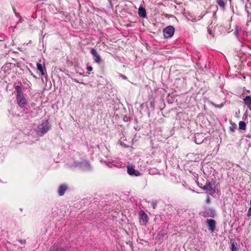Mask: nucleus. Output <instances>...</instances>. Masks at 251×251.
<instances>
[{
	"label": "nucleus",
	"instance_id": "nucleus-16",
	"mask_svg": "<svg viewBox=\"0 0 251 251\" xmlns=\"http://www.w3.org/2000/svg\"><path fill=\"white\" fill-rule=\"evenodd\" d=\"M217 3L223 9L225 7V3L223 0H216Z\"/></svg>",
	"mask_w": 251,
	"mask_h": 251
},
{
	"label": "nucleus",
	"instance_id": "nucleus-10",
	"mask_svg": "<svg viewBox=\"0 0 251 251\" xmlns=\"http://www.w3.org/2000/svg\"><path fill=\"white\" fill-rule=\"evenodd\" d=\"M67 189V186L65 184L61 185L58 188V194L60 196H63Z\"/></svg>",
	"mask_w": 251,
	"mask_h": 251
},
{
	"label": "nucleus",
	"instance_id": "nucleus-18",
	"mask_svg": "<svg viewBox=\"0 0 251 251\" xmlns=\"http://www.w3.org/2000/svg\"><path fill=\"white\" fill-rule=\"evenodd\" d=\"M231 250L232 251H238V248L236 246V243L234 242H232L231 245Z\"/></svg>",
	"mask_w": 251,
	"mask_h": 251
},
{
	"label": "nucleus",
	"instance_id": "nucleus-31",
	"mask_svg": "<svg viewBox=\"0 0 251 251\" xmlns=\"http://www.w3.org/2000/svg\"><path fill=\"white\" fill-rule=\"evenodd\" d=\"M250 204H251V201H250Z\"/></svg>",
	"mask_w": 251,
	"mask_h": 251
},
{
	"label": "nucleus",
	"instance_id": "nucleus-28",
	"mask_svg": "<svg viewBox=\"0 0 251 251\" xmlns=\"http://www.w3.org/2000/svg\"><path fill=\"white\" fill-rule=\"evenodd\" d=\"M196 143L197 144H199L201 143V142H198L196 140Z\"/></svg>",
	"mask_w": 251,
	"mask_h": 251
},
{
	"label": "nucleus",
	"instance_id": "nucleus-21",
	"mask_svg": "<svg viewBox=\"0 0 251 251\" xmlns=\"http://www.w3.org/2000/svg\"><path fill=\"white\" fill-rule=\"evenodd\" d=\"M51 251H62V249L53 248Z\"/></svg>",
	"mask_w": 251,
	"mask_h": 251
},
{
	"label": "nucleus",
	"instance_id": "nucleus-17",
	"mask_svg": "<svg viewBox=\"0 0 251 251\" xmlns=\"http://www.w3.org/2000/svg\"><path fill=\"white\" fill-rule=\"evenodd\" d=\"M239 126L240 129L244 130L246 129V125L244 122L241 121L239 123Z\"/></svg>",
	"mask_w": 251,
	"mask_h": 251
},
{
	"label": "nucleus",
	"instance_id": "nucleus-20",
	"mask_svg": "<svg viewBox=\"0 0 251 251\" xmlns=\"http://www.w3.org/2000/svg\"><path fill=\"white\" fill-rule=\"evenodd\" d=\"M233 34L236 36L238 37V27L236 26L235 30L234 31Z\"/></svg>",
	"mask_w": 251,
	"mask_h": 251
},
{
	"label": "nucleus",
	"instance_id": "nucleus-26",
	"mask_svg": "<svg viewBox=\"0 0 251 251\" xmlns=\"http://www.w3.org/2000/svg\"><path fill=\"white\" fill-rule=\"evenodd\" d=\"M19 241L22 244H24L25 243V240H19Z\"/></svg>",
	"mask_w": 251,
	"mask_h": 251
},
{
	"label": "nucleus",
	"instance_id": "nucleus-27",
	"mask_svg": "<svg viewBox=\"0 0 251 251\" xmlns=\"http://www.w3.org/2000/svg\"><path fill=\"white\" fill-rule=\"evenodd\" d=\"M230 130L232 131H234V128L232 127H230Z\"/></svg>",
	"mask_w": 251,
	"mask_h": 251
},
{
	"label": "nucleus",
	"instance_id": "nucleus-5",
	"mask_svg": "<svg viewBox=\"0 0 251 251\" xmlns=\"http://www.w3.org/2000/svg\"><path fill=\"white\" fill-rule=\"evenodd\" d=\"M16 100L17 103L21 107H24L26 103L27 100L24 97V94L17 95Z\"/></svg>",
	"mask_w": 251,
	"mask_h": 251
},
{
	"label": "nucleus",
	"instance_id": "nucleus-9",
	"mask_svg": "<svg viewBox=\"0 0 251 251\" xmlns=\"http://www.w3.org/2000/svg\"><path fill=\"white\" fill-rule=\"evenodd\" d=\"M208 229L212 232L214 231L216 227V221L213 219H208L206 221Z\"/></svg>",
	"mask_w": 251,
	"mask_h": 251
},
{
	"label": "nucleus",
	"instance_id": "nucleus-6",
	"mask_svg": "<svg viewBox=\"0 0 251 251\" xmlns=\"http://www.w3.org/2000/svg\"><path fill=\"white\" fill-rule=\"evenodd\" d=\"M139 214V222L140 224L142 225H146L148 222V215L143 211H141Z\"/></svg>",
	"mask_w": 251,
	"mask_h": 251
},
{
	"label": "nucleus",
	"instance_id": "nucleus-23",
	"mask_svg": "<svg viewBox=\"0 0 251 251\" xmlns=\"http://www.w3.org/2000/svg\"><path fill=\"white\" fill-rule=\"evenodd\" d=\"M247 215L248 217H250L251 216V207L248 210Z\"/></svg>",
	"mask_w": 251,
	"mask_h": 251
},
{
	"label": "nucleus",
	"instance_id": "nucleus-22",
	"mask_svg": "<svg viewBox=\"0 0 251 251\" xmlns=\"http://www.w3.org/2000/svg\"><path fill=\"white\" fill-rule=\"evenodd\" d=\"M151 205L153 208H155L157 206V201H152Z\"/></svg>",
	"mask_w": 251,
	"mask_h": 251
},
{
	"label": "nucleus",
	"instance_id": "nucleus-24",
	"mask_svg": "<svg viewBox=\"0 0 251 251\" xmlns=\"http://www.w3.org/2000/svg\"><path fill=\"white\" fill-rule=\"evenodd\" d=\"M87 70L88 71H91L92 70H93V68L91 66H87Z\"/></svg>",
	"mask_w": 251,
	"mask_h": 251
},
{
	"label": "nucleus",
	"instance_id": "nucleus-19",
	"mask_svg": "<svg viewBox=\"0 0 251 251\" xmlns=\"http://www.w3.org/2000/svg\"><path fill=\"white\" fill-rule=\"evenodd\" d=\"M15 88L17 92V95H21L23 94L22 92L21 87L20 86L17 85L15 87Z\"/></svg>",
	"mask_w": 251,
	"mask_h": 251
},
{
	"label": "nucleus",
	"instance_id": "nucleus-29",
	"mask_svg": "<svg viewBox=\"0 0 251 251\" xmlns=\"http://www.w3.org/2000/svg\"><path fill=\"white\" fill-rule=\"evenodd\" d=\"M123 78H124V79H126V76H123Z\"/></svg>",
	"mask_w": 251,
	"mask_h": 251
},
{
	"label": "nucleus",
	"instance_id": "nucleus-4",
	"mask_svg": "<svg viewBox=\"0 0 251 251\" xmlns=\"http://www.w3.org/2000/svg\"><path fill=\"white\" fill-rule=\"evenodd\" d=\"M202 188L210 195H213L215 193V186L214 184L209 182L206 183Z\"/></svg>",
	"mask_w": 251,
	"mask_h": 251
},
{
	"label": "nucleus",
	"instance_id": "nucleus-1",
	"mask_svg": "<svg viewBox=\"0 0 251 251\" xmlns=\"http://www.w3.org/2000/svg\"><path fill=\"white\" fill-rule=\"evenodd\" d=\"M50 127L49 122L46 120L38 126L36 131L38 135L43 136L50 130Z\"/></svg>",
	"mask_w": 251,
	"mask_h": 251
},
{
	"label": "nucleus",
	"instance_id": "nucleus-25",
	"mask_svg": "<svg viewBox=\"0 0 251 251\" xmlns=\"http://www.w3.org/2000/svg\"><path fill=\"white\" fill-rule=\"evenodd\" d=\"M210 202V199L209 197H208L206 200V202L207 203H209Z\"/></svg>",
	"mask_w": 251,
	"mask_h": 251
},
{
	"label": "nucleus",
	"instance_id": "nucleus-11",
	"mask_svg": "<svg viewBox=\"0 0 251 251\" xmlns=\"http://www.w3.org/2000/svg\"><path fill=\"white\" fill-rule=\"evenodd\" d=\"M138 15L141 17L145 18L147 16L146 9L140 6L138 9Z\"/></svg>",
	"mask_w": 251,
	"mask_h": 251
},
{
	"label": "nucleus",
	"instance_id": "nucleus-14",
	"mask_svg": "<svg viewBox=\"0 0 251 251\" xmlns=\"http://www.w3.org/2000/svg\"><path fill=\"white\" fill-rule=\"evenodd\" d=\"M206 213L209 217H214L216 214L215 211L214 209L208 208L206 210Z\"/></svg>",
	"mask_w": 251,
	"mask_h": 251
},
{
	"label": "nucleus",
	"instance_id": "nucleus-8",
	"mask_svg": "<svg viewBox=\"0 0 251 251\" xmlns=\"http://www.w3.org/2000/svg\"><path fill=\"white\" fill-rule=\"evenodd\" d=\"M127 169V173L130 176H139L140 175L139 172L135 170L134 167L132 166H128Z\"/></svg>",
	"mask_w": 251,
	"mask_h": 251
},
{
	"label": "nucleus",
	"instance_id": "nucleus-7",
	"mask_svg": "<svg viewBox=\"0 0 251 251\" xmlns=\"http://www.w3.org/2000/svg\"><path fill=\"white\" fill-rule=\"evenodd\" d=\"M91 53L93 56L95 61L100 64L101 62V57L97 52L96 50L92 49L91 50Z\"/></svg>",
	"mask_w": 251,
	"mask_h": 251
},
{
	"label": "nucleus",
	"instance_id": "nucleus-30",
	"mask_svg": "<svg viewBox=\"0 0 251 251\" xmlns=\"http://www.w3.org/2000/svg\"><path fill=\"white\" fill-rule=\"evenodd\" d=\"M75 81L76 82H77V83H78V82H79L78 81H76V80H75Z\"/></svg>",
	"mask_w": 251,
	"mask_h": 251
},
{
	"label": "nucleus",
	"instance_id": "nucleus-13",
	"mask_svg": "<svg viewBox=\"0 0 251 251\" xmlns=\"http://www.w3.org/2000/svg\"><path fill=\"white\" fill-rule=\"evenodd\" d=\"M37 68L38 70L40 71L42 75H45V66H43L40 63H37Z\"/></svg>",
	"mask_w": 251,
	"mask_h": 251
},
{
	"label": "nucleus",
	"instance_id": "nucleus-3",
	"mask_svg": "<svg viewBox=\"0 0 251 251\" xmlns=\"http://www.w3.org/2000/svg\"><path fill=\"white\" fill-rule=\"evenodd\" d=\"M175 32V28L173 26L169 25L165 27L163 29V34L165 38H169L172 37Z\"/></svg>",
	"mask_w": 251,
	"mask_h": 251
},
{
	"label": "nucleus",
	"instance_id": "nucleus-2",
	"mask_svg": "<svg viewBox=\"0 0 251 251\" xmlns=\"http://www.w3.org/2000/svg\"><path fill=\"white\" fill-rule=\"evenodd\" d=\"M73 166L75 167H78L82 170H89L91 169L90 164L87 161H84L81 162H75Z\"/></svg>",
	"mask_w": 251,
	"mask_h": 251
},
{
	"label": "nucleus",
	"instance_id": "nucleus-12",
	"mask_svg": "<svg viewBox=\"0 0 251 251\" xmlns=\"http://www.w3.org/2000/svg\"><path fill=\"white\" fill-rule=\"evenodd\" d=\"M244 100L246 105L248 106V108L251 110V96H247L244 99Z\"/></svg>",
	"mask_w": 251,
	"mask_h": 251
},
{
	"label": "nucleus",
	"instance_id": "nucleus-15",
	"mask_svg": "<svg viewBox=\"0 0 251 251\" xmlns=\"http://www.w3.org/2000/svg\"><path fill=\"white\" fill-rule=\"evenodd\" d=\"M245 9L248 13H251V3L249 0L246 4Z\"/></svg>",
	"mask_w": 251,
	"mask_h": 251
}]
</instances>
